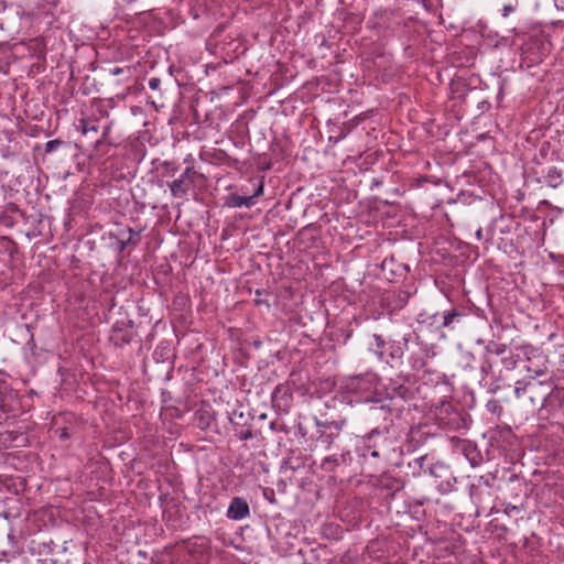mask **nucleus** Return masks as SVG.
Here are the masks:
<instances>
[{"mask_svg": "<svg viewBox=\"0 0 564 564\" xmlns=\"http://www.w3.org/2000/svg\"><path fill=\"white\" fill-rule=\"evenodd\" d=\"M379 377L375 372L350 376L340 383V391L349 403H369L381 400Z\"/></svg>", "mask_w": 564, "mask_h": 564, "instance_id": "1", "label": "nucleus"}, {"mask_svg": "<svg viewBox=\"0 0 564 564\" xmlns=\"http://www.w3.org/2000/svg\"><path fill=\"white\" fill-rule=\"evenodd\" d=\"M389 431L384 429H372L370 432L361 436L360 438V451L364 457H367L366 451L370 449H387Z\"/></svg>", "mask_w": 564, "mask_h": 564, "instance_id": "2", "label": "nucleus"}, {"mask_svg": "<svg viewBox=\"0 0 564 564\" xmlns=\"http://www.w3.org/2000/svg\"><path fill=\"white\" fill-rule=\"evenodd\" d=\"M195 174L194 167H186L178 178L170 184L171 194L173 197L182 198L186 196L189 188L193 186V175Z\"/></svg>", "mask_w": 564, "mask_h": 564, "instance_id": "3", "label": "nucleus"}, {"mask_svg": "<svg viewBox=\"0 0 564 564\" xmlns=\"http://www.w3.org/2000/svg\"><path fill=\"white\" fill-rule=\"evenodd\" d=\"M545 386L550 389V391L546 392L542 398V406H544L554 389L552 382H549L545 380L544 381L519 380L516 382L514 395H516V398L520 399L521 397L524 395V393L527 391L535 392V390L539 387H545Z\"/></svg>", "mask_w": 564, "mask_h": 564, "instance_id": "4", "label": "nucleus"}, {"mask_svg": "<svg viewBox=\"0 0 564 564\" xmlns=\"http://www.w3.org/2000/svg\"><path fill=\"white\" fill-rule=\"evenodd\" d=\"M249 514V506L242 498L235 497L227 510V517L231 520H241Z\"/></svg>", "mask_w": 564, "mask_h": 564, "instance_id": "5", "label": "nucleus"}, {"mask_svg": "<svg viewBox=\"0 0 564 564\" xmlns=\"http://www.w3.org/2000/svg\"><path fill=\"white\" fill-rule=\"evenodd\" d=\"M372 343L369 344V350L373 352L380 361L388 362L387 348L389 340L387 341L381 335L373 334L371 336Z\"/></svg>", "mask_w": 564, "mask_h": 564, "instance_id": "6", "label": "nucleus"}, {"mask_svg": "<svg viewBox=\"0 0 564 564\" xmlns=\"http://www.w3.org/2000/svg\"><path fill=\"white\" fill-rule=\"evenodd\" d=\"M346 419H338V420H325V421H322L317 417H314V424H315V427L321 431V430H326V431H329V432H337V434H339L343 429L345 427L346 425Z\"/></svg>", "mask_w": 564, "mask_h": 564, "instance_id": "7", "label": "nucleus"}, {"mask_svg": "<svg viewBox=\"0 0 564 564\" xmlns=\"http://www.w3.org/2000/svg\"><path fill=\"white\" fill-rule=\"evenodd\" d=\"M543 181L547 186L557 188L564 182L563 172L556 166H549L543 174Z\"/></svg>", "mask_w": 564, "mask_h": 564, "instance_id": "8", "label": "nucleus"}, {"mask_svg": "<svg viewBox=\"0 0 564 564\" xmlns=\"http://www.w3.org/2000/svg\"><path fill=\"white\" fill-rule=\"evenodd\" d=\"M253 197L250 196H240L238 194H230L226 198V205L232 208L251 207L254 205Z\"/></svg>", "mask_w": 564, "mask_h": 564, "instance_id": "9", "label": "nucleus"}, {"mask_svg": "<svg viewBox=\"0 0 564 564\" xmlns=\"http://www.w3.org/2000/svg\"><path fill=\"white\" fill-rule=\"evenodd\" d=\"M402 356H403V348L401 346V343L398 340H389V345L387 348V358H388L387 364H390L391 361H394V360H400L402 358Z\"/></svg>", "mask_w": 564, "mask_h": 564, "instance_id": "10", "label": "nucleus"}, {"mask_svg": "<svg viewBox=\"0 0 564 564\" xmlns=\"http://www.w3.org/2000/svg\"><path fill=\"white\" fill-rule=\"evenodd\" d=\"M337 432H329L326 430H317L316 441L324 446L325 449H329L334 441L338 437Z\"/></svg>", "mask_w": 564, "mask_h": 564, "instance_id": "11", "label": "nucleus"}, {"mask_svg": "<svg viewBox=\"0 0 564 564\" xmlns=\"http://www.w3.org/2000/svg\"><path fill=\"white\" fill-rule=\"evenodd\" d=\"M446 425L451 429V430H462V429H467L468 427V419L463 416L462 414L459 413H455L449 420L448 422H446Z\"/></svg>", "mask_w": 564, "mask_h": 564, "instance_id": "12", "label": "nucleus"}, {"mask_svg": "<svg viewBox=\"0 0 564 564\" xmlns=\"http://www.w3.org/2000/svg\"><path fill=\"white\" fill-rule=\"evenodd\" d=\"M429 455H422L420 457H416L413 463H410L409 466H415L419 468V474H433V470L431 468V464H429Z\"/></svg>", "mask_w": 564, "mask_h": 564, "instance_id": "13", "label": "nucleus"}, {"mask_svg": "<svg viewBox=\"0 0 564 564\" xmlns=\"http://www.w3.org/2000/svg\"><path fill=\"white\" fill-rule=\"evenodd\" d=\"M462 316H463V314L456 310L445 312L442 316L441 326L442 327H451L454 322H459Z\"/></svg>", "mask_w": 564, "mask_h": 564, "instance_id": "14", "label": "nucleus"}, {"mask_svg": "<svg viewBox=\"0 0 564 564\" xmlns=\"http://www.w3.org/2000/svg\"><path fill=\"white\" fill-rule=\"evenodd\" d=\"M78 129L83 134H88L89 132H97L98 126L96 124V120L91 118H83L79 120Z\"/></svg>", "mask_w": 564, "mask_h": 564, "instance_id": "15", "label": "nucleus"}, {"mask_svg": "<svg viewBox=\"0 0 564 564\" xmlns=\"http://www.w3.org/2000/svg\"><path fill=\"white\" fill-rule=\"evenodd\" d=\"M485 350H486V352H488L490 355L500 356V355H503L507 351V345L506 344H501V343H497V341H494V340H490L486 345Z\"/></svg>", "mask_w": 564, "mask_h": 564, "instance_id": "16", "label": "nucleus"}, {"mask_svg": "<svg viewBox=\"0 0 564 564\" xmlns=\"http://www.w3.org/2000/svg\"><path fill=\"white\" fill-rule=\"evenodd\" d=\"M337 466L338 458L335 455L325 457L321 464L322 469L328 473L334 471Z\"/></svg>", "mask_w": 564, "mask_h": 564, "instance_id": "17", "label": "nucleus"}, {"mask_svg": "<svg viewBox=\"0 0 564 564\" xmlns=\"http://www.w3.org/2000/svg\"><path fill=\"white\" fill-rule=\"evenodd\" d=\"M547 367L543 364L542 366H539L538 368H532L531 366L528 367L529 380L535 381L538 377H542L546 373Z\"/></svg>", "mask_w": 564, "mask_h": 564, "instance_id": "18", "label": "nucleus"}, {"mask_svg": "<svg viewBox=\"0 0 564 564\" xmlns=\"http://www.w3.org/2000/svg\"><path fill=\"white\" fill-rule=\"evenodd\" d=\"M236 435L241 441H248V440L252 438V432L250 429H241L240 431H236Z\"/></svg>", "mask_w": 564, "mask_h": 564, "instance_id": "19", "label": "nucleus"}, {"mask_svg": "<svg viewBox=\"0 0 564 564\" xmlns=\"http://www.w3.org/2000/svg\"><path fill=\"white\" fill-rule=\"evenodd\" d=\"M15 557H17V555H15L14 552H11V551H0V563L1 562L9 563L10 561H12Z\"/></svg>", "mask_w": 564, "mask_h": 564, "instance_id": "20", "label": "nucleus"}, {"mask_svg": "<svg viewBox=\"0 0 564 564\" xmlns=\"http://www.w3.org/2000/svg\"><path fill=\"white\" fill-rule=\"evenodd\" d=\"M242 417H243V413H242V412H239V411H237V410L232 411V412L229 414V416H228V419H229V421H230V423H231L232 425H237V424H238V423H237V421H236V419H242Z\"/></svg>", "mask_w": 564, "mask_h": 564, "instance_id": "21", "label": "nucleus"}, {"mask_svg": "<svg viewBox=\"0 0 564 564\" xmlns=\"http://www.w3.org/2000/svg\"><path fill=\"white\" fill-rule=\"evenodd\" d=\"M410 360H411L413 369L419 370V369H422L424 367V360L422 358L411 357Z\"/></svg>", "mask_w": 564, "mask_h": 564, "instance_id": "22", "label": "nucleus"}, {"mask_svg": "<svg viewBox=\"0 0 564 564\" xmlns=\"http://www.w3.org/2000/svg\"><path fill=\"white\" fill-rule=\"evenodd\" d=\"M161 80L158 77H152L149 79V87L152 90H158L160 88Z\"/></svg>", "mask_w": 564, "mask_h": 564, "instance_id": "23", "label": "nucleus"}, {"mask_svg": "<svg viewBox=\"0 0 564 564\" xmlns=\"http://www.w3.org/2000/svg\"><path fill=\"white\" fill-rule=\"evenodd\" d=\"M58 145H61V141L58 140H52V141H48L46 144H45V151L46 152H52L54 151Z\"/></svg>", "mask_w": 564, "mask_h": 564, "instance_id": "24", "label": "nucleus"}, {"mask_svg": "<svg viewBox=\"0 0 564 564\" xmlns=\"http://www.w3.org/2000/svg\"><path fill=\"white\" fill-rule=\"evenodd\" d=\"M384 452H386L384 449H370V451H366V454H367V456H370L373 458H379L384 454Z\"/></svg>", "mask_w": 564, "mask_h": 564, "instance_id": "25", "label": "nucleus"}, {"mask_svg": "<svg viewBox=\"0 0 564 564\" xmlns=\"http://www.w3.org/2000/svg\"><path fill=\"white\" fill-rule=\"evenodd\" d=\"M263 188H264V185H263V182L261 181L259 184H258V187L256 188L254 193L252 195H250V197H253V200L261 196L263 194Z\"/></svg>", "mask_w": 564, "mask_h": 564, "instance_id": "26", "label": "nucleus"}, {"mask_svg": "<svg viewBox=\"0 0 564 564\" xmlns=\"http://www.w3.org/2000/svg\"><path fill=\"white\" fill-rule=\"evenodd\" d=\"M126 72L129 73V68L126 69V68H122V67H113V68L110 69V74L112 76H119V75L124 74Z\"/></svg>", "mask_w": 564, "mask_h": 564, "instance_id": "27", "label": "nucleus"}, {"mask_svg": "<svg viewBox=\"0 0 564 564\" xmlns=\"http://www.w3.org/2000/svg\"><path fill=\"white\" fill-rule=\"evenodd\" d=\"M514 10V6L512 3L503 4V17H508L510 12Z\"/></svg>", "mask_w": 564, "mask_h": 564, "instance_id": "28", "label": "nucleus"}, {"mask_svg": "<svg viewBox=\"0 0 564 564\" xmlns=\"http://www.w3.org/2000/svg\"><path fill=\"white\" fill-rule=\"evenodd\" d=\"M69 437H70V435H69L67 429H63L61 431L59 438L64 441V440H68Z\"/></svg>", "mask_w": 564, "mask_h": 564, "instance_id": "29", "label": "nucleus"}, {"mask_svg": "<svg viewBox=\"0 0 564 564\" xmlns=\"http://www.w3.org/2000/svg\"><path fill=\"white\" fill-rule=\"evenodd\" d=\"M129 232H130V237H129V239H128V242H129V243H134V245H135V243H137V241H133L132 237H133L134 235H137V234H135L132 229H129Z\"/></svg>", "mask_w": 564, "mask_h": 564, "instance_id": "30", "label": "nucleus"}, {"mask_svg": "<svg viewBox=\"0 0 564 564\" xmlns=\"http://www.w3.org/2000/svg\"><path fill=\"white\" fill-rule=\"evenodd\" d=\"M481 228H479L477 231H476V236H477V239L480 240L481 239Z\"/></svg>", "mask_w": 564, "mask_h": 564, "instance_id": "31", "label": "nucleus"}, {"mask_svg": "<svg viewBox=\"0 0 564 564\" xmlns=\"http://www.w3.org/2000/svg\"><path fill=\"white\" fill-rule=\"evenodd\" d=\"M128 243H129L128 240L127 241H122L121 242V250H123Z\"/></svg>", "mask_w": 564, "mask_h": 564, "instance_id": "32", "label": "nucleus"}, {"mask_svg": "<svg viewBox=\"0 0 564 564\" xmlns=\"http://www.w3.org/2000/svg\"><path fill=\"white\" fill-rule=\"evenodd\" d=\"M8 538L10 541H13V535L9 534Z\"/></svg>", "mask_w": 564, "mask_h": 564, "instance_id": "33", "label": "nucleus"}, {"mask_svg": "<svg viewBox=\"0 0 564 564\" xmlns=\"http://www.w3.org/2000/svg\"><path fill=\"white\" fill-rule=\"evenodd\" d=\"M128 3L134 2L135 0H124Z\"/></svg>", "mask_w": 564, "mask_h": 564, "instance_id": "34", "label": "nucleus"}, {"mask_svg": "<svg viewBox=\"0 0 564 564\" xmlns=\"http://www.w3.org/2000/svg\"><path fill=\"white\" fill-rule=\"evenodd\" d=\"M403 340H404V343L406 345L408 344V338L405 336L403 337Z\"/></svg>", "mask_w": 564, "mask_h": 564, "instance_id": "35", "label": "nucleus"}, {"mask_svg": "<svg viewBox=\"0 0 564 564\" xmlns=\"http://www.w3.org/2000/svg\"><path fill=\"white\" fill-rule=\"evenodd\" d=\"M51 2H52L53 4H55V0H52Z\"/></svg>", "mask_w": 564, "mask_h": 564, "instance_id": "36", "label": "nucleus"}]
</instances>
